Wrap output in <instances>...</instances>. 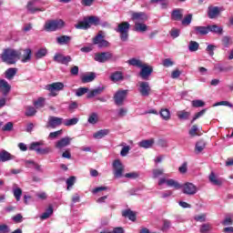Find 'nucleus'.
I'll return each mask as SVG.
<instances>
[{
	"instance_id": "obj_36",
	"label": "nucleus",
	"mask_w": 233,
	"mask_h": 233,
	"mask_svg": "<svg viewBox=\"0 0 233 233\" xmlns=\"http://www.w3.org/2000/svg\"><path fill=\"white\" fill-rule=\"evenodd\" d=\"M10 159H13V157L6 150H3L0 152V161L5 163L6 161H10Z\"/></svg>"
},
{
	"instance_id": "obj_39",
	"label": "nucleus",
	"mask_w": 233,
	"mask_h": 233,
	"mask_svg": "<svg viewBox=\"0 0 233 233\" xmlns=\"http://www.w3.org/2000/svg\"><path fill=\"white\" fill-rule=\"evenodd\" d=\"M79 123V118L77 117H73L69 119H64V125L65 127H74V125H77Z\"/></svg>"
},
{
	"instance_id": "obj_30",
	"label": "nucleus",
	"mask_w": 233,
	"mask_h": 233,
	"mask_svg": "<svg viewBox=\"0 0 233 233\" xmlns=\"http://www.w3.org/2000/svg\"><path fill=\"white\" fill-rule=\"evenodd\" d=\"M96 79V73H87L81 77L82 83H92Z\"/></svg>"
},
{
	"instance_id": "obj_33",
	"label": "nucleus",
	"mask_w": 233,
	"mask_h": 233,
	"mask_svg": "<svg viewBox=\"0 0 233 233\" xmlns=\"http://www.w3.org/2000/svg\"><path fill=\"white\" fill-rule=\"evenodd\" d=\"M87 122L89 125H97L99 122V115H97V113H91L88 116Z\"/></svg>"
},
{
	"instance_id": "obj_25",
	"label": "nucleus",
	"mask_w": 233,
	"mask_h": 233,
	"mask_svg": "<svg viewBox=\"0 0 233 233\" xmlns=\"http://www.w3.org/2000/svg\"><path fill=\"white\" fill-rule=\"evenodd\" d=\"M214 226L212 223L208 222V223H203L202 225L199 226V232L200 233H209L211 230H213Z\"/></svg>"
},
{
	"instance_id": "obj_12",
	"label": "nucleus",
	"mask_w": 233,
	"mask_h": 233,
	"mask_svg": "<svg viewBox=\"0 0 233 233\" xmlns=\"http://www.w3.org/2000/svg\"><path fill=\"white\" fill-rule=\"evenodd\" d=\"M64 125V118L57 116H49L47 121V128H57V127H61Z\"/></svg>"
},
{
	"instance_id": "obj_57",
	"label": "nucleus",
	"mask_w": 233,
	"mask_h": 233,
	"mask_svg": "<svg viewBox=\"0 0 233 233\" xmlns=\"http://www.w3.org/2000/svg\"><path fill=\"white\" fill-rule=\"evenodd\" d=\"M207 112V109H202L200 112L195 114V116H193L191 123H194V121H196L197 119H199V117H203V116H205V113Z\"/></svg>"
},
{
	"instance_id": "obj_28",
	"label": "nucleus",
	"mask_w": 233,
	"mask_h": 233,
	"mask_svg": "<svg viewBox=\"0 0 233 233\" xmlns=\"http://www.w3.org/2000/svg\"><path fill=\"white\" fill-rule=\"evenodd\" d=\"M193 28L197 35H207L208 34V26H195Z\"/></svg>"
},
{
	"instance_id": "obj_49",
	"label": "nucleus",
	"mask_w": 233,
	"mask_h": 233,
	"mask_svg": "<svg viewBox=\"0 0 233 233\" xmlns=\"http://www.w3.org/2000/svg\"><path fill=\"white\" fill-rule=\"evenodd\" d=\"M160 116L162 119H164L165 121H168V119H170V110H168L167 108L161 109Z\"/></svg>"
},
{
	"instance_id": "obj_34",
	"label": "nucleus",
	"mask_w": 233,
	"mask_h": 233,
	"mask_svg": "<svg viewBox=\"0 0 233 233\" xmlns=\"http://www.w3.org/2000/svg\"><path fill=\"white\" fill-rule=\"evenodd\" d=\"M32 59V50L30 48H26L24 50V55L22 56V63H28Z\"/></svg>"
},
{
	"instance_id": "obj_38",
	"label": "nucleus",
	"mask_w": 233,
	"mask_h": 233,
	"mask_svg": "<svg viewBox=\"0 0 233 233\" xmlns=\"http://www.w3.org/2000/svg\"><path fill=\"white\" fill-rule=\"evenodd\" d=\"M15 74H17L16 68H14V67L8 68L5 71V78L9 80L14 79V76H15Z\"/></svg>"
},
{
	"instance_id": "obj_61",
	"label": "nucleus",
	"mask_w": 233,
	"mask_h": 233,
	"mask_svg": "<svg viewBox=\"0 0 233 233\" xmlns=\"http://www.w3.org/2000/svg\"><path fill=\"white\" fill-rule=\"evenodd\" d=\"M221 223L224 227H228L229 225H233L232 217L230 216L226 217Z\"/></svg>"
},
{
	"instance_id": "obj_22",
	"label": "nucleus",
	"mask_w": 233,
	"mask_h": 233,
	"mask_svg": "<svg viewBox=\"0 0 233 233\" xmlns=\"http://www.w3.org/2000/svg\"><path fill=\"white\" fill-rule=\"evenodd\" d=\"M104 90H105L104 86H98L95 89H92L87 93V98L92 99V97H96V96H99L100 94H103Z\"/></svg>"
},
{
	"instance_id": "obj_17",
	"label": "nucleus",
	"mask_w": 233,
	"mask_h": 233,
	"mask_svg": "<svg viewBox=\"0 0 233 233\" xmlns=\"http://www.w3.org/2000/svg\"><path fill=\"white\" fill-rule=\"evenodd\" d=\"M72 143V137H65L61 138L60 140L56 141L55 144L56 148H58V150H61L62 148H65L66 147H68Z\"/></svg>"
},
{
	"instance_id": "obj_37",
	"label": "nucleus",
	"mask_w": 233,
	"mask_h": 233,
	"mask_svg": "<svg viewBox=\"0 0 233 233\" xmlns=\"http://www.w3.org/2000/svg\"><path fill=\"white\" fill-rule=\"evenodd\" d=\"M209 181L212 183V185H216L217 187H219L221 185V180L218 178L216 174L214 172H211L209 175Z\"/></svg>"
},
{
	"instance_id": "obj_31",
	"label": "nucleus",
	"mask_w": 233,
	"mask_h": 233,
	"mask_svg": "<svg viewBox=\"0 0 233 233\" xmlns=\"http://www.w3.org/2000/svg\"><path fill=\"white\" fill-rule=\"evenodd\" d=\"M70 41H72V37L68 36V35H61L56 37V43L58 45H68V43H70Z\"/></svg>"
},
{
	"instance_id": "obj_47",
	"label": "nucleus",
	"mask_w": 233,
	"mask_h": 233,
	"mask_svg": "<svg viewBox=\"0 0 233 233\" xmlns=\"http://www.w3.org/2000/svg\"><path fill=\"white\" fill-rule=\"evenodd\" d=\"M152 174H153V178L157 179V177H161V176L165 174V169L163 168L153 169Z\"/></svg>"
},
{
	"instance_id": "obj_19",
	"label": "nucleus",
	"mask_w": 233,
	"mask_h": 233,
	"mask_svg": "<svg viewBox=\"0 0 233 233\" xmlns=\"http://www.w3.org/2000/svg\"><path fill=\"white\" fill-rule=\"evenodd\" d=\"M135 32H140L141 34H145V32L148 31V25L145 24V22H137L134 25Z\"/></svg>"
},
{
	"instance_id": "obj_20",
	"label": "nucleus",
	"mask_w": 233,
	"mask_h": 233,
	"mask_svg": "<svg viewBox=\"0 0 233 233\" xmlns=\"http://www.w3.org/2000/svg\"><path fill=\"white\" fill-rule=\"evenodd\" d=\"M154 143H156V140L154 138L150 139H145L140 142H138V147L140 148H152L154 147Z\"/></svg>"
},
{
	"instance_id": "obj_27",
	"label": "nucleus",
	"mask_w": 233,
	"mask_h": 233,
	"mask_svg": "<svg viewBox=\"0 0 233 233\" xmlns=\"http://www.w3.org/2000/svg\"><path fill=\"white\" fill-rule=\"evenodd\" d=\"M13 195L15 198L16 201H21V197L23 196V189L17 187L16 184L13 186Z\"/></svg>"
},
{
	"instance_id": "obj_43",
	"label": "nucleus",
	"mask_w": 233,
	"mask_h": 233,
	"mask_svg": "<svg viewBox=\"0 0 233 233\" xmlns=\"http://www.w3.org/2000/svg\"><path fill=\"white\" fill-rule=\"evenodd\" d=\"M189 52H198L199 50V43L196 41H190L188 45Z\"/></svg>"
},
{
	"instance_id": "obj_51",
	"label": "nucleus",
	"mask_w": 233,
	"mask_h": 233,
	"mask_svg": "<svg viewBox=\"0 0 233 233\" xmlns=\"http://www.w3.org/2000/svg\"><path fill=\"white\" fill-rule=\"evenodd\" d=\"M205 141H198L196 144V152H198V154H199L200 152H203V150H205Z\"/></svg>"
},
{
	"instance_id": "obj_56",
	"label": "nucleus",
	"mask_w": 233,
	"mask_h": 233,
	"mask_svg": "<svg viewBox=\"0 0 233 233\" xmlns=\"http://www.w3.org/2000/svg\"><path fill=\"white\" fill-rule=\"evenodd\" d=\"M190 23H192V14L186 15L182 20V25H184L185 26H188Z\"/></svg>"
},
{
	"instance_id": "obj_9",
	"label": "nucleus",
	"mask_w": 233,
	"mask_h": 233,
	"mask_svg": "<svg viewBox=\"0 0 233 233\" xmlns=\"http://www.w3.org/2000/svg\"><path fill=\"white\" fill-rule=\"evenodd\" d=\"M138 88V92L143 97H148L150 96L151 88H150V84L148 82H143L140 81L137 85Z\"/></svg>"
},
{
	"instance_id": "obj_45",
	"label": "nucleus",
	"mask_w": 233,
	"mask_h": 233,
	"mask_svg": "<svg viewBox=\"0 0 233 233\" xmlns=\"http://www.w3.org/2000/svg\"><path fill=\"white\" fill-rule=\"evenodd\" d=\"M195 221L198 223H206L207 221V213H200L194 217Z\"/></svg>"
},
{
	"instance_id": "obj_18",
	"label": "nucleus",
	"mask_w": 233,
	"mask_h": 233,
	"mask_svg": "<svg viewBox=\"0 0 233 233\" xmlns=\"http://www.w3.org/2000/svg\"><path fill=\"white\" fill-rule=\"evenodd\" d=\"M11 88L12 86H10V84H8L6 80L0 79V92H2L4 96H8Z\"/></svg>"
},
{
	"instance_id": "obj_14",
	"label": "nucleus",
	"mask_w": 233,
	"mask_h": 233,
	"mask_svg": "<svg viewBox=\"0 0 233 233\" xmlns=\"http://www.w3.org/2000/svg\"><path fill=\"white\" fill-rule=\"evenodd\" d=\"M223 10H225L223 7L210 5L208 7V16L209 19H216Z\"/></svg>"
},
{
	"instance_id": "obj_21",
	"label": "nucleus",
	"mask_w": 233,
	"mask_h": 233,
	"mask_svg": "<svg viewBox=\"0 0 233 233\" xmlns=\"http://www.w3.org/2000/svg\"><path fill=\"white\" fill-rule=\"evenodd\" d=\"M37 0H31L27 3L26 8L30 14H35V12H45V9L34 7Z\"/></svg>"
},
{
	"instance_id": "obj_13",
	"label": "nucleus",
	"mask_w": 233,
	"mask_h": 233,
	"mask_svg": "<svg viewBox=\"0 0 233 233\" xmlns=\"http://www.w3.org/2000/svg\"><path fill=\"white\" fill-rule=\"evenodd\" d=\"M113 170L115 177H121L123 176V170H125V167L120 160H115L113 162Z\"/></svg>"
},
{
	"instance_id": "obj_55",
	"label": "nucleus",
	"mask_w": 233,
	"mask_h": 233,
	"mask_svg": "<svg viewBox=\"0 0 233 233\" xmlns=\"http://www.w3.org/2000/svg\"><path fill=\"white\" fill-rule=\"evenodd\" d=\"M35 108H43L45 106V98L39 97L36 101L34 103Z\"/></svg>"
},
{
	"instance_id": "obj_41",
	"label": "nucleus",
	"mask_w": 233,
	"mask_h": 233,
	"mask_svg": "<svg viewBox=\"0 0 233 233\" xmlns=\"http://www.w3.org/2000/svg\"><path fill=\"white\" fill-rule=\"evenodd\" d=\"M151 5L160 4L161 8L165 9L168 7V0H150Z\"/></svg>"
},
{
	"instance_id": "obj_15",
	"label": "nucleus",
	"mask_w": 233,
	"mask_h": 233,
	"mask_svg": "<svg viewBox=\"0 0 233 233\" xmlns=\"http://www.w3.org/2000/svg\"><path fill=\"white\" fill-rule=\"evenodd\" d=\"M54 61L56 63H60V65H68L70 61H72V57L70 56H64L63 54H56L54 56Z\"/></svg>"
},
{
	"instance_id": "obj_63",
	"label": "nucleus",
	"mask_w": 233,
	"mask_h": 233,
	"mask_svg": "<svg viewBox=\"0 0 233 233\" xmlns=\"http://www.w3.org/2000/svg\"><path fill=\"white\" fill-rule=\"evenodd\" d=\"M163 66H166V68H168L169 66H174V61L170 58H166L162 62Z\"/></svg>"
},
{
	"instance_id": "obj_42",
	"label": "nucleus",
	"mask_w": 233,
	"mask_h": 233,
	"mask_svg": "<svg viewBox=\"0 0 233 233\" xmlns=\"http://www.w3.org/2000/svg\"><path fill=\"white\" fill-rule=\"evenodd\" d=\"M54 214V208H52V206H50L46 212H44L41 217L40 219H48V218H50V216H52Z\"/></svg>"
},
{
	"instance_id": "obj_40",
	"label": "nucleus",
	"mask_w": 233,
	"mask_h": 233,
	"mask_svg": "<svg viewBox=\"0 0 233 233\" xmlns=\"http://www.w3.org/2000/svg\"><path fill=\"white\" fill-rule=\"evenodd\" d=\"M128 65L131 66H137V68H141L142 65L144 64L141 60L137 58H131L127 61Z\"/></svg>"
},
{
	"instance_id": "obj_11",
	"label": "nucleus",
	"mask_w": 233,
	"mask_h": 233,
	"mask_svg": "<svg viewBox=\"0 0 233 233\" xmlns=\"http://www.w3.org/2000/svg\"><path fill=\"white\" fill-rule=\"evenodd\" d=\"M113 55L110 52H102L95 54V61L97 63H106V61H110L112 59Z\"/></svg>"
},
{
	"instance_id": "obj_58",
	"label": "nucleus",
	"mask_w": 233,
	"mask_h": 233,
	"mask_svg": "<svg viewBox=\"0 0 233 233\" xmlns=\"http://www.w3.org/2000/svg\"><path fill=\"white\" fill-rule=\"evenodd\" d=\"M2 130L4 132H11V130H14V123L8 122L2 127Z\"/></svg>"
},
{
	"instance_id": "obj_16",
	"label": "nucleus",
	"mask_w": 233,
	"mask_h": 233,
	"mask_svg": "<svg viewBox=\"0 0 233 233\" xmlns=\"http://www.w3.org/2000/svg\"><path fill=\"white\" fill-rule=\"evenodd\" d=\"M141 71H140V76L142 77V79H148V77H150V75L153 72V68L152 66L147 65V64H143L142 66L140 67Z\"/></svg>"
},
{
	"instance_id": "obj_64",
	"label": "nucleus",
	"mask_w": 233,
	"mask_h": 233,
	"mask_svg": "<svg viewBox=\"0 0 233 233\" xmlns=\"http://www.w3.org/2000/svg\"><path fill=\"white\" fill-rule=\"evenodd\" d=\"M129 152H130V146H125L120 151V156H122V157H125L128 156Z\"/></svg>"
},
{
	"instance_id": "obj_4",
	"label": "nucleus",
	"mask_w": 233,
	"mask_h": 233,
	"mask_svg": "<svg viewBox=\"0 0 233 233\" xmlns=\"http://www.w3.org/2000/svg\"><path fill=\"white\" fill-rule=\"evenodd\" d=\"M65 88V84L61 82H55L46 86V90L50 92L49 96L52 97H56L57 96V92L63 90Z\"/></svg>"
},
{
	"instance_id": "obj_26",
	"label": "nucleus",
	"mask_w": 233,
	"mask_h": 233,
	"mask_svg": "<svg viewBox=\"0 0 233 233\" xmlns=\"http://www.w3.org/2000/svg\"><path fill=\"white\" fill-rule=\"evenodd\" d=\"M45 145V142L43 140L38 142H32L29 146V150H35L36 154H39V151L41 150V147Z\"/></svg>"
},
{
	"instance_id": "obj_62",
	"label": "nucleus",
	"mask_w": 233,
	"mask_h": 233,
	"mask_svg": "<svg viewBox=\"0 0 233 233\" xmlns=\"http://www.w3.org/2000/svg\"><path fill=\"white\" fill-rule=\"evenodd\" d=\"M125 177H127V179H137V177H139V173L137 172L127 173L125 175Z\"/></svg>"
},
{
	"instance_id": "obj_59",
	"label": "nucleus",
	"mask_w": 233,
	"mask_h": 233,
	"mask_svg": "<svg viewBox=\"0 0 233 233\" xmlns=\"http://www.w3.org/2000/svg\"><path fill=\"white\" fill-rule=\"evenodd\" d=\"M213 106H229V108H232L233 105L228 101H220L214 104Z\"/></svg>"
},
{
	"instance_id": "obj_54",
	"label": "nucleus",
	"mask_w": 233,
	"mask_h": 233,
	"mask_svg": "<svg viewBox=\"0 0 233 233\" xmlns=\"http://www.w3.org/2000/svg\"><path fill=\"white\" fill-rule=\"evenodd\" d=\"M191 105L192 106H194V108H199L201 106H205V102H203V100L197 99V100H193L191 102Z\"/></svg>"
},
{
	"instance_id": "obj_10",
	"label": "nucleus",
	"mask_w": 233,
	"mask_h": 233,
	"mask_svg": "<svg viewBox=\"0 0 233 233\" xmlns=\"http://www.w3.org/2000/svg\"><path fill=\"white\" fill-rule=\"evenodd\" d=\"M127 96H128V90L120 89L116 91V93L114 96V100L116 105H117L118 106H121L125 99H127Z\"/></svg>"
},
{
	"instance_id": "obj_1",
	"label": "nucleus",
	"mask_w": 233,
	"mask_h": 233,
	"mask_svg": "<svg viewBox=\"0 0 233 233\" xmlns=\"http://www.w3.org/2000/svg\"><path fill=\"white\" fill-rule=\"evenodd\" d=\"M0 58L5 65H15L21 59V51L14 48H5L0 55Z\"/></svg>"
},
{
	"instance_id": "obj_52",
	"label": "nucleus",
	"mask_w": 233,
	"mask_h": 233,
	"mask_svg": "<svg viewBox=\"0 0 233 233\" xmlns=\"http://www.w3.org/2000/svg\"><path fill=\"white\" fill-rule=\"evenodd\" d=\"M37 111L35 110V107L33 106H27L25 109V116L28 117H32V116H35Z\"/></svg>"
},
{
	"instance_id": "obj_23",
	"label": "nucleus",
	"mask_w": 233,
	"mask_h": 233,
	"mask_svg": "<svg viewBox=\"0 0 233 233\" xmlns=\"http://www.w3.org/2000/svg\"><path fill=\"white\" fill-rule=\"evenodd\" d=\"M110 134V129H100L94 133L93 137L95 139H103V137H106Z\"/></svg>"
},
{
	"instance_id": "obj_24",
	"label": "nucleus",
	"mask_w": 233,
	"mask_h": 233,
	"mask_svg": "<svg viewBox=\"0 0 233 233\" xmlns=\"http://www.w3.org/2000/svg\"><path fill=\"white\" fill-rule=\"evenodd\" d=\"M111 81L113 83H117L119 81H123L125 79V76H123V73L121 71H116L110 76Z\"/></svg>"
},
{
	"instance_id": "obj_3",
	"label": "nucleus",
	"mask_w": 233,
	"mask_h": 233,
	"mask_svg": "<svg viewBox=\"0 0 233 233\" xmlns=\"http://www.w3.org/2000/svg\"><path fill=\"white\" fill-rule=\"evenodd\" d=\"M61 28H65V21L61 19L47 20L44 25L46 32H56Z\"/></svg>"
},
{
	"instance_id": "obj_46",
	"label": "nucleus",
	"mask_w": 233,
	"mask_h": 233,
	"mask_svg": "<svg viewBox=\"0 0 233 233\" xmlns=\"http://www.w3.org/2000/svg\"><path fill=\"white\" fill-rule=\"evenodd\" d=\"M48 54V50L46 48H40L35 53L36 59H42V57H45Z\"/></svg>"
},
{
	"instance_id": "obj_60",
	"label": "nucleus",
	"mask_w": 233,
	"mask_h": 233,
	"mask_svg": "<svg viewBox=\"0 0 233 233\" xmlns=\"http://www.w3.org/2000/svg\"><path fill=\"white\" fill-rule=\"evenodd\" d=\"M76 183V177H70L66 179L67 190H70V187H74Z\"/></svg>"
},
{
	"instance_id": "obj_5",
	"label": "nucleus",
	"mask_w": 233,
	"mask_h": 233,
	"mask_svg": "<svg viewBox=\"0 0 233 233\" xmlns=\"http://www.w3.org/2000/svg\"><path fill=\"white\" fill-rule=\"evenodd\" d=\"M128 30H130V24L128 22H123L118 25L116 32L120 34V38L122 41L128 40Z\"/></svg>"
},
{
	"instance_id": "obj_50",
	"label": "nucleus",
	"mask_w": 233,
	"mask_h": 233,
	"mask_svg": "<svg viewBox=\"0 0 233 233\" xmlns=\"http://www.w3.org/2000/svg\"><path fill=\"white\" fill-rule=\"evenodd\" d=\"M88 87H79L76 90V96L81 97V96H85V94H88Z\"/></svg>"
},
{
	"instance_id": "obj_7",
	"label": "nucleus",
	"mask_w": 233,
	"mask_h": 233,
	"mask_svg": "<svg viewBox=\"0 0 233 233\" xmlns=\"http://www.w3.org/2000/svg\"><path fill=\"white\" fill-rule=\"evenodd\" d=\"M131 19L136 23H147L148 21V15L145 12H134L131 11Z\"/></svg>"
},
{
	"instance_id": "obj_2",
	"label": "nucleus",
	"mask_w": 233,
	"mask_h": 233,
	"mask_svg": "<svg viewBox=\"0 0 233 233\" xmlns=\"http://www.w3.org/2000/svg\"><path fill=\"white\" fill-rule=\"evenodd\" d=\"M91 25H95V26H97L99 25V17L97 16H88L84 18V20L78 22L76 25H75V27L77 30H88L90 28Z\"/></svg>"
},
{
	"instance_id": "obj_53",
	"label": "nucleus",
	"mask_w": 233,
	"mask_h": 233,
	"mask_svg": "<svg viewBox=\"0 0 233 233\" xmlns=\"http://www.w3.org/2000/svg\"><path fill=\"white\" fill-rule=\"evenodd\" d=\"M62 135H63V129L51 132L48 136V139H57V137H59V136H62Z\"/></svg>"
},
{
	"instance_id": "obj_35",
	"label": "nucleus",
	"mask_w": 233,
	"mask_h": 233,
	"mask_svg": "<svg viewBox=\"0 0 233 233\" xmlns=\"http://www.w3.org/2000/svg\"><path fill=\"white\" fill-rule=\"evenodd\" d=\"M167 186L175 188V190H179V188H181V184H179L177 180L172 178L167 179Z\"/></svg>"
},
{
	"instance_id": "obj_8",
	"label": "nucleus",
	"mask_w": 233,
	"mask_h": 233,
	"mask_svg": "<svg viewBox=\"0 0 233 233\" xmlns=\"http://www.w3.org/2000/svg\"><path fill=\"white\" fill-rule=\"evenodd\" d=\"M181 188L183 194L187 196H195V194H198V187L190 182L181 185Z\"/></svg>"
},
{
	"instance_id": "obj_29",
	"label": "nucleus",
	"mask_w": 233,
	"mask_h": 233,
	"mask_svg": "<svg viewBox=\"0 0 233 233\" xmlns=\"http://www.w3.org/2000/svg\"><path fill=\"white\" fill-rule=\"evenodd\" d=\"M171 17L174 21H181L183 19V9H176L172 12Z\"/></svg>"
},
{
	"instance_id": "obj_6",
	"label": "nucleus",
	"mask_w": 233,
	"mask_h": 233,
	"mask_svg": "<svg viewBox=\"0 0 233 233\" xmlns=\"http://www.w3.org/2000/svg\"><path fill=\"white\" fill-rule=\"evenodd\" d=\"M93 43L94 45H97L98 48H108L110 46V43L105 40V36L101 31L93 38Z\"/></svg>"
},
{
	"instance_id": "obj_44",
	"label": "nucleus",
	"mask_w": 233,
	"mask_h": 233,
	"mask_svg": "<svg viewBox=\"0 0 233 233\" xmlns=\"http://www.w3.org/2000/svg\"><path fill=\"white\" fill-rule=\"evenodd\" d=\"M177 116L178 119L187 120V119H188L190 117V112L185 111V110L178 111L177 113Z\"/></svg>"
},
{
	"instance_id": "obj_48",
	"label": "nucleus",
	"mask_w": 233,
	"mask_h": 233,
	"mask_svg": "<svg viewBox=\"0 0 233 233\" xmlns=\"http://www.w3.org/2000/svg\"><path fill=\"white\" fill-rule=\"evenodd\" d=\"M208 32H214L215 34H223V28L213 25H208Z\"/></svg>"
},
{
	"instance_id": "obj_32",
	"label": "nucleus",
	"mask_w": 233,
	"mask_h": 233,
	"mask_svg": "<svg viewBox=\"0 0 233 233\" xmlns=\"http://www.w3.org/2000/svg\"><path fill=\"white\" fill-rule=\"evenodd\" d=\"M122 216L124 218H128L130 221H136V212L130 210V209H126L122 212Z\"/></svg>"
}]
</instances>
